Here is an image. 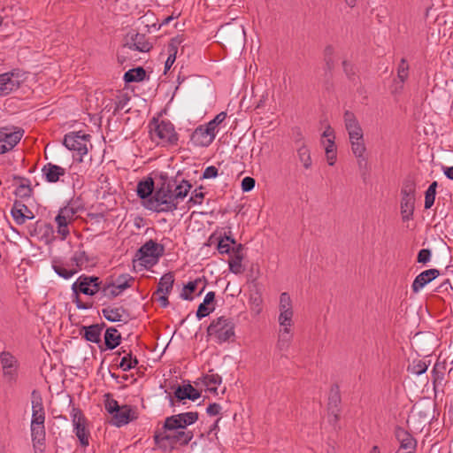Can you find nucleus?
Returning <instances> with one entry per match:
<instances>
[{
  "label": "nucleus",
  "instance_id": "20e7f679",
  "mask_svg": "<svg viewBox=\"0 0 453 453\" xmlns=\"http://www.w3.org/2000/svg\"><path fill=\"white\" fill-rule=\"evenodd\" d=\"M217 36L222 41L223 44L231 47H241L246 40L243 25L234 19L233 22L222 25L217 32Z\"/></svg>",
  "mask_w": 453,
  "mask_h": 453
},
{
  "label": "nucleus",
  "instance_id": "393cba45",
  "mask_svg": "<svg viewBox=\"0 0 453 453\" xmlns=\"http://www.w3.org/2000/svg\"><path fill=\"white\" fill-rule=\"evenodd\" d=\"M155 444L164 451L170 449L171 446V432L165 428V424L160 429H157L154 433Z\"/></svg>",
  "mask_w": 453,
  "mask_h": 453
},
{
  "label": "nucleus",
  "instance_id": "dca6fc26",
  "mask_svg": "<svg viewBox=\"0 0 453 453\" xmlns=\"http://www.w3.org/2000/svg\"><path fill=\"white\" fill-rule=\"evenodd\" d=\"M136 418L135 413L130 405L125 404L119 406L116 411L111 413V423L113 426L120 427L128 424L130 421Z\"/></svg>",
  "mask_w": 453,
  "mask_h": 453
},
{
  "label": "nucleus",
  "instance_id": "c756f323",
  "mask_svg": "<svg viewBox=\"0 0 453 453\" xmlns=\"http://www.w3.org/2000/svg\"><path fill=\"white\" fill-rule=\"evenodd\" d=\"M126 313V309L122 306L112 307L108 306L102 310L103 316L111 322L123 321V315Z\"/></svg>",
  "mask_w": 453,
  "mask_h": 453
},
{
  "label": "nucleus",
  "instance_id": "412c9836",
  "mask_svg": "<svg viewBox=\"0 0 453 453\" xmlns=\"http://www.w3.org/2000/svg\"><path fill=\"white\" fill-rule=\"evenodd\" d=\"M42 175L48 182L54 183L60 180V177L65 174V169L52 163L43 165Z\"/></svg>",
  "mask_w": 453,
  "mask_h": 453
},
{
  "label": "nucleus",
  "instance_id": "4be33fe9",
  "mask_svg": "<svg viewBox=\"0 0 453 453\" xmlns=\"http://www.w3.org/2000/svg\"><path fill=\"white\" fill-rule=\"evenodd\" d=\"M194 434L190 430L179 429L171 432V446L170 449H173L176 445L185 446L188 445L193 439Z\"/></svg>",
  "mask_w": 453,
  "mask_h": 453
},
{
  "label": "nucleus",
  "instance_id": "f3484780",
  "mask_svg": "<svg viewBox=\"0 0 453 453\" xmlns=\"http://www.w3.org/2000/svg\"><path fill=\"white\" fill-rule=\"evenodd\" d=\"M11 215L17 225H23L27 219H35L34 212L26 204L18 200L12 205Z\"/></svg>",
  "mask_w": 453,
  "mask_h": 453
},
{
  "label": "nucleus",
  "instance_id": "13d9d810",
  "mask_svg": "<svg viewBox=\"0 0 453 453\" xmlns=\"http://www.w3.org/2000/svg\"><path fill=\"white\" fill-rule=\"evenodd\" d=\"M432 252L429 249H422L418 251L417 262L420 264H426L430 261Z\"/></svg>",
  "mask_w": 453,
  "mask_h": 453
},
{
  "label": "nucleus",
  "instance_id": "423d86ee",
  "mask_svg": "<svg viewBox=\"0 0 453 453\" xmlns=\"http://www.w3.org/2000/svg\"><path fill=\"white\" fill-rule=\"evenodd\" d=\"M150 137L152 140L158 139L157 143L163 145H177L179 135L175 132L174 126L168 120L156 122L154 127L150 128Z\"/></svg>",
  "mask_w": 453,
  "mask_h": 453
},
{
  "label": "nucleus",
  "instance_id": "4c0bfd02",
  "mask_svg": "<svg viewBox=\"0 0 453 453\" xmlns=\"http://www.w3.org/2000/svg\"><path fill=\"white\" fill-rule=\"evenodd\" d=\"M115 288L117 287L114 285V282L112 280L103 282L102 289H100L99 292L101 294L99 300H102L104 297L111 300L119 296L121 293Z\"/></svg>",
  "mask_w": 453,
  "mask_h": 453
},
{
  "label": "nucleus",
  "instance_id": "c85d7f7f",
  "mask_svg": "<svg viewBox=\"0 0 453 453\" xmlns=\"http://www.w3.org/2000/svg\"><path fill=\"white\" fill-rule=\"evenodd\" d=\"M415 197L402 196L401 199V214L403 221H409L412 219L414 212Z\"/></svg>",
  "mask_w": 453,
  "mask_h": 453
},
{
  "label": "nucleus",
  "instance_id": "052dcab7",
  "mask_svg": "<svg viewBox=\"0 0 453 453\" xmlns=\"http://www.w3.org/2000/svg\"><path fill=\"white\" fill-rule=\"evenodd\" d=\"M342 66H343V71H344L345 74L347 75V77L350 81H353L355 78V75H356L355 66L351 63L348 62L347 60H344L342 62Z\"/></svg>",
  "mask_w": 453,
  "mask_h": 453
},
{
  "label": "nucleus",
  "instance_id": "c03bdc74",
  "mask_svg": "<svg viewBox=\"0 0 453 453\" xmlns=\"http://www.w3.org/2000/svg\"><path fill=\"white\" fill-rule=\"evenodd\" d=\"M138 365V359L136 357H133L132 352H129L124 356L119 365V367L123 371H129L134 368Z\"/></svg>",
  "mask_w": 453,
  "mask_h": 453
},
{
  "label": "nucleus",
  "instance_id": "09e8293b",
  "mask_svg": "<svg viewBox=\"0 0 453 453\" xmlns=\"http://www.w3.org/2000/svg\"><path fill=\"white\" fill-rule=\"evenodd\" d=\"M409 76V65L405 58H402L397 67V79L403 84ZM403 88L401 85L400 88Z\"/></svg>",
  "mask_w": 453,
  "mask_h": 453
},
{
  "label": "nucleus",
  "instance_id": "774afa93",
  "mask_svg": "<svg viewBox=\"0 0 453 453\" xmlns=\"http://www.w3.org/2000/svg\"><path fill=\"white\" fill-rule=\"evenodd\" d=\"M218 176L217 167L211 165L205 168L203 173V179H211Z\"/></svg>",
  "mask_w": 453,
  "mask_h": 453
},
{
  "label": "nucleus",
  "instance_id": "cd10ccee",
  "mask_svg": "<svg viewBox=\"0 0 453 453\" xmlns=\"http://www.w3.org/2000/svg\"><path fill=\"white\" fill-rule=\"evenodd\" d=\"M183 42L181 36L178 35L174 38H172L168 44V58L165 63V73L171 68L173 64L176 59V54L178 50V46Z\"/></svg>",
  "mask_w": 453,
  "mask_h": 453
},
{
  "label": "nucleus",
  "instance_id": "7ed1b4c3",
  "mask_svg": "<svg viewBox=\"0 0 453 453\" xmlns=\"http://www.w3.org/2000/svg\"><path fill=\"white\" fill-rule=\"evenodd\" d=\"M234 323L231 318L221 316L211 322L207 327V334L219 344L226 342H234Z\"/></svg>",
  "mask_w": 453,
  "mask_h": 453
},
{
  "label": "nucleus",
  "instance_id": "9b49d317",
  "mask_svg": "<svg viewBox=\"0 0 453 453\" xmlns=\"http://www.w3.org/2000/svg\"><path fill=\"white\" fill-rule=\"evenodd\" d=\"M76 210L71 206H65L58 211L55 218L58 225V233L61 235L62 240H65L69 234L68 224L73 219Z\"/></svg>",
  "mask_w": 453,
  "mask_h": 453
},
{
  "label": "nucleus",
  "instance_id": "37998d69",
  "mask_svg": "<svg viewBox=\"0 0 453 453\" xmlns=\"http://www.w3.org/2000/svg\"><path fill=\"white\" fill-rule=\"evenodd\" d=\"M243 259V255H236L231 256L228 260L229 270L231 273L234 274H241L243 272V267L242 265V261Z\"/></svg>",
  "mask_w": 453,
  "mask_h": 453
},
{
  "label": "nucleus",
  "instance_id": "a19ab883",
  "mask_svg": "<svg viewBox=\"0 0 453 453\" xmlns=\"http://www.w3.org/2000/svg\"><path fill=\"white\" fill-rule=\"evenodd\" d=\"M52 268L54 272L60 277L67 280L73 277L75 273H78L75 267L66 268L63 263H56L52 264Z\"/></svg>",
  "mask_w": 453,
  "mask_h": 453
},
{
  "label": "nucleus",
  "instance_id": "39448f33",
  "mask_svg": "<svg viewBox=\"0 0 453 453\" xmlns=\"http://www.w3.org/2000/svg\"><path fill=\"white\" fill-rule=\"evenodd\" d=\"M164 252V246L150 239L137 250L134 260L145 268H150L158 262Z\"/></svg>",
  "mask_w": 453,
  "mask_h": 453
},
{
  "label": "nucleus",
  "instance_id": "69168bd1",
  "mask_svg": "<svg viewBox=\"0 0 453 453\" xmlns=\"http://www.w3.org/2000/svg\"><path fill=\"white\" fill-rule=\"evenodd\" d=\"M217 249L220 254H230L232 252L231 245L227 242H225L224 238H219Z\"/></svg>",
  "mask_w": 453,
  "mask_h": 453
},
{
  "label": "nucleus",
  "instance_id": "f257e3e1",
  "mask_svg": "<svg viewBox=\"0 0 453 453\" xmlns=\"http://www.w3.org/2000/svg\"><path fill=\"white\" fill-rule=\"evenodd\" d=\"M160 179L161 183L153 196L143 202V205L157 213L173 212L178 209L179 203L188 196L192 185L188 180H180L178 176L168 178L161 175Z\"/></svg>",
  "mask_w": 453,
  "mask_h": 453
},
{
  "label": "nucleus",
  "instance_id": "aec40b11",
  "mask_svg": "<svg viewBox=\"0 0 453 453\" xmlns=\"http://www.w3.org/2000/svg\"><path fill=\"white\" fill-rule=\"evenodd\" d=\"M201 283L203 284V287L201 288L197 295H202L207 285V280L205 279V277L197 278L195 280L188 282V284L184 286L182 292L180 293V297L183 300L192 301L193 296H191V294L196 290L197 287Z\"/></svg>",
  "mask_w": 453,
  "mask_h": 453
},
{
  "label": "nucleus",
  "instance_id": "ddd939ff",
  "mask_svg": "<svg viewBox=\"0 0 453 453\" xmlns=\"http://www.w3.org/2000/svg\"><path fill=\"white\" fill-rule=\"evenodd\" d=\"M343 119L349 140L362 139L364 136L363 129L355 114L347 110L343 114Z\"/></svg>",
  "mask_w": 453,
  "mask_h": 453
},
{
  "label": "nucleus",
  "instance_id": "5701e85b",
  "mask_svg": "<svg viewBox=\"0 0 453 453\" xmlns=\"http://www.w3.org/2000/svg\"><path fill=\"white\" fill-rule=\"evenodd\" d=\"M104 326V323L94 324L88 326H83L81 328V335L82 337L90 342L100 343L101 342V333Z\"/></svg>",
  "mask_w": 453,
  "mask_h": 453
},
{
  "label": "nucleus",
  "instance_id": "79ce46f5",
  "mask_svg": "<svg viewBox=\"0 0 453 453\" xmlns=\"http://www.w3.org/2000/svg\"><path fill=\"white\" fill-rule=\"evenodd\" d=\"M349 142L351 144L352 152L357 158H359L358 163L361 165L362 161L365 160L363 156L366 150L364 142V137L359 140H349Z\"/></svg>",
  "mask_w": 453,
  "mask_h": 453
},
{
  "label": "nucleus",
  "instance_id": "2eb2a0df",
  "mask_svg": "<svg viewBox=\"0 0 453 453\" xmlns=\"http://www.w3.org/2000/svg\"><path fill=\"white\" fill-rule=\"evenodd\" d=\"M20 77L18 73H5L0 74V96H6L20 86Z\"/></svg>",
  "mask_w": 453,
  "mask_h": 453
},
{
  "label": "nucleus",
  "instance_id": "3c124183",
  "mask_svg": "<svg viewBox=\"0 0 453 453\" xmlns=\"http://www.w3.org/2000/svg\"><path fill=\"white\" fill-rule=\"evenodd\" d=\"M32 412L44 411L42 397L39 391L34 389L31 393Z\"/></svg>",
  "mask_w": 453,
  "mask_h": 453
},
{
  "label": "nucleus",
  "instance_id": "473e14b6",
  "mask_svg": "<svg viewBox=\"0 0 453 453\" xmlns=\"http://www.w3.org/2000/svg\"><path fill=\"white\" fill-rule=\"evenodd\" d=\"M292 342V334L290 333V328H280L279 332V338L277 342V349L280 351H287Z\"/></svg>",
  "mask_w": 453,
  "mask_h": 453
},
{
  "label": "nucleus",
  "instance_id": "680f3d73",
  "mask_svg": "<svg viewBox=\"0 0 453 453\" xmlns=\"http://www.w3.org/2000/svg\"><path fill=\"white\" fill-rule=\"evenodd\" d=\"M106 411L111 415L113 411H116L119 407L118 402L112 398H110V395H106V400L104 403Z\"/></svg>",
  "mask_w": 453,
  "mask_h": 453
},
{
  "label": "nucleus",
  "instance_id": "603ef678",
  "mask_svg": "<svg viewBox=\"0 0 453 453\" xmlns=\"http://www.w3.org/2000/svg\"><path fill=\"white\" fill-rule=\"evenodd\" d=\"M292 318H293V311H285L284 310V311H280V315H279L280 326L282 328H286V327L290 328L293 324Z\"/></svg>",
  "mask_w": 453,
  "mask_h": 453
},
{
  "label": "nucleus",
  "instance_id": "ea45409f",
  "mask_svg": "<svg viewBox=\"0 0 453 453\" xmlns=\"http://www.w3.org/2000/svg\"><path fill=\"white\" fill-rule=\"evenodd\" d=\"M297 156L300 162L303 164L305 169H310L311 167V157L309 148L304 144V142H301L300 146L296 149Z\"/></svg>",
  "mask_w": 453,
  "mask_h": 453
},
{
  "label": "nucleus",
  "instance_id": "a18cd8bd",
  "mask_svg": "<svg viewBox=\"0 0 453 453\" xmlns=\"http://www.w3.org/2000/svg\"><path fill=\"white\" fill-rule=\"evenodd\" d=\"M134 281V278L130 276L129 274H121L117 278L116 281L114 282V285L117 287L115 288L119 290L120 293H122L125 289L130 288V282Z\"/></svg>",
  "mask_w": 453,
  "mask_h": 453
},
{
  "label": "nucleus",
  "instance_id": "58836bf2",
  "mask_svg": "<svg viewBox=\"0 0 453 453\" xmlns=\"http://www.w3.org/2000/svg\"><path fill=\"white\" fill-rule=\"evenodd\" d=\"M72 265L79 272L82 267L88 266L89 263V257L84 250H79L74 252L71 258Z\"/></svg>",
  "mask_w": 453,
  "mask_h": 453
},
{
  "label": "nucleus",
  "instance_id": "7c9ffc66",
  "mask_svg": "<svg viewBox=\"0 0 453 453\" xmlns=\"http://www.w3.org/2000/svg\"><path fill=\"white\" fill-rule=\"evenodd\" d=\"M120 334L115 327H109L104 334V344L107 349H114L120 343Z\"/></svg>",
  "mask_w": 453,
  "mask_h": 453
},
{
  "label": "nucleus",
  "instance_id": "a878e982",
  "mask_svg": "<svg viewBox=\"0 0 453 453\" xmlns=\"http://www.w3.org/2000/svg\"><path fill=\"white\" fill-rule=\"evenodd\" d=\"M156 188L154 185V180L151 178L141 180L137 184V196L144 201L148 200L150 196H152Z\"/></svg>",
  "mask_w": 453,
  "mask_h": 453
},
{
  "label": "nucleus",
  "instance_id": "0e129e2a",
  "mask_svg": "<svg viewBox=\"0 0 453 453\" xmlns=\"http://www.w3.org/2000/svg\"><path fill=\"white\" fill-rule=\"evenodd\" d=\"M45 422V411H33L31 423L42 425Z\"/></svg>",
  "mask_w": 453,
  "mask_h": 453
},
{
  "label": "nucleus",
  "instance_id": "de8ad7c7",
  "mask_svg": "<svg viewBox=\"0 0 453 453\" xmlns=\"http://www.w3.org/2000/svg\"><path fill=\"white\" fill-rule=\"evenodd\" d=\"M180 414L173 415L167 417L165 420V428L168 429L170 432H173L179 429H181L180 423Z\"/></svg>",
  "mask_w": 453,
  "mask_h": 453
},
{
  "label": "nucleus",
  "instance_id": "9d476101",
  "mask_svg": "<svg viewBox=\"0 0 453 453\" xmlns=\"http://www.w3.org/2000/svg\"><path fill=\"white\" fill-rule=\"evenodd\" d=\"M73 432L83 447L89 445V432L87 428V418L82 411L74 406L71 412Z\"/></svg>",
  "mask_w": 453,
  "mask_h": 453
},
{
  "label": "nucleus",
  "instance_id": "6ab92c4d",
  "mask_svg": "<svg viewBox=\"0 0 453 453\" xmlns=\"http://www.w3.org/2000/svg\"><path fill=\"white\" fill-rule=\"evenodd\" d=\"M440 275V271L437 269H428L420 273L416 276L412 282L411 288L414 293H418L426 284L436 279Z\"/></svg>",
  "mask_w": 453,
  "mask_h": 453
},
{
  "label": "nucleus",
  "instance_id": "4d7b16f0",
  "mask_svg": "<svg viewBox=\"0 0 453 453\" xmlns=\"http://www.w3.org/2000/svg\"><path fill=\"white\" fill-rule=\"evenodd\" d=\"M33 188L31 184L18 185L15 190V195L20 198H28L32 196Z\"/></svg>",
  "mask_w": 453,
  "mask_h": 453
},
{
  "label": "nucleus",
  "instance_id": "5fc2aeb1",
  "mask_svg": "<svg viewBox=\"0 0 453 453\" xmlns=\"http://www.w3.org/2000/svg\"><path fill=\"white\" fill-rule=\"evenodd\" d=\"M226 118V113L225 111H221L215 116L213 119L209 121L206 125H204L212 134H216L217 127L221 124Z\"/></svg>",
  "mask_w": 453,
  "mask_h": 453
},
{
  "label": "nucleus",
  "instance_id": "b1692460",
  "mask_svg": "<svg viewBox=\"0 0 453 453\" xmlns=\"http://www.w3.org/2000/svg\"><path fill=\"white\" fill-rule=\"evenodd\" d=\"M174 396L179 401H182L185 399L196 401L201 396V394L191 384H187L183 386H178L174 391Z\"/></svg>",
  "mask_w": 453,
  "mask_h": 453
},
{
  "label": "nucleus",
  "instance_id": "6e6d98bb",
  "mask_svg": "<svg viewBox=\"0 0 453 453\" xmlns=\"http://www.w3.org/2000/svg\"><path fill=\"white\" fill-rule=\"evenodd\" d=\"M280 311H293L292 307V300L290 298V296L284 292L281 293L280 296V304H279Z\"/></svg>",
  "mask_w": 453,
  "mask_h": 453
},
{
  "label": "nucleus",
  "instance_id": "6e6552de",
  "mask_svg": "<svg viewBox=\"0 0 453 453\" xmlns=\"http://www.w3.org/2000/svg\"><path fill=\"white\" fill-rule=\"evenodd\" d=\"M63 144L69 150H73L81 156L80 161H81V157L86 155L88 151V145L91 147L90 143V135L83 133L82 131L79 132H70L64 136Z\"/></svg>",
  "mask_w": 453,
  "mask_h": 453
},
{
  "label": "nucleus",
  "instance_id": "a211bd4d",
  "mask_svg": "<svg viewBox=\"0 0 453 453\" xmlns=\"http://www.w3.org/2000/svg\"><path fill=\"white\" fill-rule=\"evenodd\" d=\"M342 398L340 393V388L337 384H334L331 387L329 397H328V411L329 414L334 416V421H338L340 412H341V405Z\"/></svg>",
  "mask_w": 453,
  "mask_h": 453
},
{
  "label": "nucleus",
  "instance_id": "f8f14e48",
  "mask_svg": "<svg viewBox=\"0 0 453 453\" xmlns=\"http://www.w3.org/2000/svg\"><path fill=\"white\" fill-rule=\"evenodd\" d=\"M124 46L140 52H149L152 49V44L146 35L135 31H131L127 35Z\"/></svg>",
  "mask_w": 453,
  "mask_h": 453
},
{
  "label": "nucleus",
  "instance_id": "c9c22d12",
  "mask_svg": "<svg viewBox=\"0 0 453 453\" xmlns=\"http://www.w3.org/2000/svg\"><path fill=\"white\" fill-rule=\"evenodd\" d=\"M146 72L143 67L139 66L134 69H130L124 74V81L127 83L139 82L145 79Z\"/></svg>",
  "mask_w": 453,
  "mask_h": 453
},
{
  "label": "nucleus",
  "instance_id": "bf43d9fd",
  "mask_svg": "<svg viewBox=\"0 0 453 453\" xmlns=\"http://www.w3.org/2000/svg\"><path fill=\"white\" fill-rule=\"evenodd\" d=\"M203 197H204V194L202 191H198L197 189H195L192 193V196L188 199V203L190 205L201 204Z\"/></svg>",
  "mask_w": 453,
  "mask_h": 453
},
{
  "label": "nucleus",
  "instance_id": "f704fd0d",
  "mask_svg": "<svg viewBox=\"0 0 453 453\" xmlns=\"http://www.w3.org/2000/svg\"><path fill=\"white\" fill-rule=\"evenodd\" d=\"M222 382V378L218 373H213L212 370L203 377V383L207 387L208 390L217 394V385Z\"/></svg>",
  "mask_w": 453,
  "mask_h": 453
},
{
  "label": "nucleus",
  "instance_id": "49530a36",
  "mask_svg": "<svg viewBox=\"0 0 453 453\" xmlns=\"http://www.w3.org/2000/svg\"><path fill=\"white\" fill-rule=\"evenodd\" d=\"M416 193V183L415 180L411 178H407L404 180L403 183V187L401 189V196H413L415 197Z\"/></svg>",
  "mask_w": 453,
  "mask_h": 453
},
{
  "label": "nucleus",
  "instance_id": "864d4df0",
  "mask_svg": "<svg viewBox=\"0 0 453 453\" xmlns=\"http://www.w3.org/2000/svg\"><path fill=\"white\" fill-rule=\"evenodd\" d=\"M42 229L50 231V224L38 220L35 222V225H31L28 226L29 234L31 236H37L39 234H41Z\"/></svg>",
  "mask_w": 453,
  "mask_h": 453
},
{
  "label": "nucleus",
  "instance_id": "f03ea898",
  "mask_svg": "<svg viewBox=\"0 0 453 453\" xmlns=\"http://www.w3.org/2000/svg\"><path fill=\"white\" fill-rule=\"evenodd\" d=\"M103 280L97 276L81 275L72 285L73 302L79 310H88L92 308V303H83L80 294L93 296L102 289Z\"/></svg>",
  "mask_w": 453,
  "mask_h": 453
},
{
  "label": "nucleus",
  "instance_id": "338daca9",
  "mask_svg": "<svg viewBox=\"0 0 453 453\" xmlns=\"http://www.w3.org/2000/svg\"><path fill=\"white\" fill-rule=\"evenodd\" d=\"M427 367L428 366L425 362L418 361L417 364L412 365L411 372L416 375H421L426 372Z\"/></svg>",
  "mask_w": 453,
  "mask_h": 453
},
{
  "label": "nucleus",
  "instance_id": "1a4fd4ad",
  "mask_svg": "<svg viewBox=\"0 0 453 453\" xmlns=\"http://www.w3.org/2000/svg\"><path fill=\"white\" fill-rule=\"evenodd\" d=\"M24 130L16 127H3L0 128V154L12 150L21 140Z\"/></svg>",
  "mask_w": 453,
  "mask_h": 453
},
{
  "label": "nucleus",
  "instance_id": "4468645a",
  "mask_svg": "<svg viewBox=\"0 0 453 453\" xmlns=\"http://www.w3.org/2000/svg\"><path fill=\"white\" fill-rule=\"evenodd\" d=\"M215 136L216 134H212L204 125H200L191 134L190 142L196 147H208Z\"/></svg>",
  "mask_w": 453,
  "mask_h": 453
},
{
  "label": "nucleus",
  "instance_id": "2f4dec72",
  "mask_svg": "<svg viewBox=\"0 0 453 453\" xmlns=\"http://www.w3.org/2000/svg\"><path fill=\"white\" fill-rule=\"evenodd\" d=\"M173 273L171 272L165 273L159 280V282L157 284V289L155 294L164 293L165 295H168L173 289Z\"/></svg>",
  "mask_w": 453,
  "mask_h": 453
},
{
  "label": "nucleus",
  "instance_id": "0eeeda50",
  "mask_svg": "<svg viewBox=\"0 0 453 453\" xmlns=\"http://www.w3.org/2000/svg\"><path fill=\"white\" fill-rule=\"evenodd\" d=\"M0 365L4 380L10 385L15 384L20 366L19 359L10 351L4 350L0 353Z\"/></svg>",
  "mask_w": 453,
  "mask_h": 453
},
{
  "label": "nucleus",
  "instance_id": "e2e57ef3",
  "mask_svg": "<svg viewBox=\"0 0 453 453\" xmlns=\"http://www.w3.org/2000/svg\"><path fill=\"white\" fill-rule=\"evenodd\" d=\"M255 179L252 177H245L242 180V189L243 192H249L252 190L255 187Z\"/></svg>",
  "mask_w": 453,
  "mask_h": 453
},
{
  "label": "nucleus",
  "instance_id": "bb28decb",
  "mask_svg": "<svg viewBox=\"0 0 453 453\" xmlns=\"http://www.w3.org/2000/svg\"><path fill=\"white\" fill-rule=\"evenodd\" d=\"M215 301V292L210 291L208 292L203 299V302L199 304L198 309L196 311V317L198 319H202L203 318L208 316L211 312L214 311V307H209V305L212 304Z\"/></svg>",
  "mask_w": 453,
  "mask_h": 453
},
{
  "label": "nucleus",
  "instance_id": "8fccbe9b",
  "mask_svg": "<svg viewBox=\"0 0 453 453\" xmlns=\"http://www.w3.org/2000/svg\"><path fill=\"white\" fill-rule=\"evenodd\" d=\"M180 423H181V429H185L188 426H190L194 423H196L198 419V412L196 411H189V412H184L180 413Z\"/></svg>",
  "mask_w": 453,
  "mask_h": 453
},
{
  "label": "nucleus",
  "instance_id": "e433bc0d",
  "mask_svg": "<svg viewBox=\"0 0 453 453\" xmlns=\"http://www.w3.org/2000/svg\"><path fill=\"white\" fill-rule=\"evenodd\" d=\"M31 436L35 447L36 445H42L45 441L44 424L35 425L31 423Z\"/></svg>",
  "mask_w": 453,
  "mask_h": 453
},
{
  "label": "nucleus",
  "instance_id": "72a5a7b5",
  "mask_svg": "<svg viewBox=\"0 0 453 453\" xmlns=\"http://www.w3.org/2000/svg\"><path fill=\"white\" fill-rule=\"evenodd\" d=\"M445 363L436 362L432 373H433V384L434 391L437 390V388L440 386H443L444 375H445Z\"/></svg>",
  "mask_w": 453,
  "mask_h": 453
}]
</instances>
